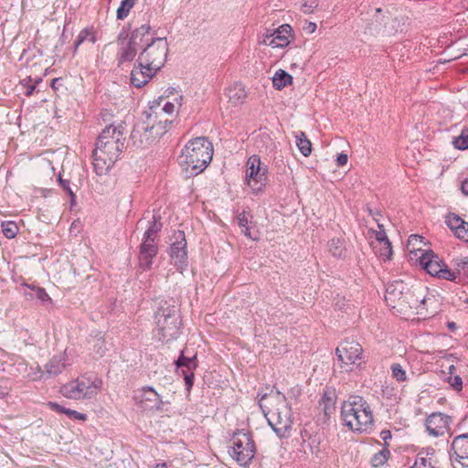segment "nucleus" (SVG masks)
Masks as SVG:
<instances>
[{"label":"nucleus","mask_w":468,"mask_h":468,"mask_svg":"<svg viewBox=\"0 0 468 468\" xmlns=\"http://www.w3.org/2000/svg\"><path fill=\"white\" fill-rule=\"evenodd\" d=\"M35 89H36L35 85H31V86L27 87V91H26V95L27 96H31L33 94Z\"/></svg>","instance_id":"obj_58"},{"label":"nucleus","mask_w":468,"mask_h":468,"mask_svg":"<svg viewBox=\"0 0 468 468\" xmlns=\"http://www.w3.org/2000/svg\"><path fill=\"white\" fill-rule=\"evenodd\" d=\"M318 4L315 0L312 1L310 4L304 3L302 5V11L305 14H310L314 11V8H316Z\"/></svg>","instance_id":"obj_50"},{"label":"nucleus","mask_w":468,"mask_h":468,"mask_svg":"<svg viewBox=\"0 0 468 468\" xmlns=\"http://www.w3.org/2000/svg\"><path fill=\"white\" fill-rule=\"evenodd\" d=\"M66 415L71 419V420H86L87 415L84 413L78 412L74 410L68 409L66 411Z\"/></svg>","instance_id":"obj_46"},{"label":"nucleus","mask_w":468,"mask_h":468,"mask_svg":"<svg viewBox=\"0 0 468 468\" xmlns=\"http://www.w3.org/2000/svg\"><path fill=\"white\" fill-rule=\"evenodd\" d=\"M390 452L387 447L375 453L371 458V464L373 467L382 466L388 460Z\"/></svg>","instance_id":"obj_36"},{"label":"nucleus","mask_w":468,"mask_h":468,"mask_svg":"<svg viewBox=\"0 0 468 468\" xmlns=\"http://www.w3.org/2000/svg\"><path fill=\"white\" fill-rule=\"evenodd\" d=\"M1 227L4 236L7 239H14L18 233V227L14 221H4Z\"/></svg>","instance_id":"obj_39"},{"label":"nucleus","mask_w":468,"mask_h":468,"mask_svg":"<svg viewBox=\"0 0 468 468\" xmlns=\"http://www.w3.org/2000/svg\"><path fill=\"white\" fill-rule=\"evenodd\" d=\"M363 348L356 341L346 340L336 348L335 354L338 360L344 365L346 371L351 370V366L356 364L362 358Z\"/></svg>","instance_id":"obj_13"},{"label":"nucleus","mask_w":468,"mask_h":468,"mask_svg":"<svg viewBox=\"0 0 468 468\" xmlns=\"http://www.w3.org/2000/svg\"><path fill=\"white\" fill-rule=\"evenodd\" d=\"M89 39L91 43L97 41L96 37L90 31L89 28H83L78 35L74 42V53L77 52L78 48L86 40Z\"/></svg>","instance_id":"obj_37"},{"label":"nucleus","mask_w":468,"mask_h":468,"mask_svg":"<svg viewBox=\"0 0 468 468\" xmlns=\"http://www.w3.org/2000/svg\"><path fill=\"white\" fill-rule=\"evenodd\" d=\"M22 285L27 287L32 292H25V295L27 297H28L29 299L37 298L38 300H40L43 303L51 300L44 288H40L36 285H28L27 283H23Z\"/></svg>","instance_id":"obj_32"},{"label":"nucleus","mask_w":468,"mask_h":468,"mask_svg":"<svg viewBox=\"0 0 468 468\" xmlns=\"http://www.w3.org/2000/svg\"><path fill=\"white\" fill-rule=\"evenodd\" d=\"M79 189L80 188L76 184L71 183L69 186H67V187L64 190H62L63 193L69 197V205H76V193Z\"/></svg>","instance_id":"obj_42"},{"label":"nucleus","mask_w":468,"mask_h":468,"mask_svg":"<svg viewBox=\"0 0 468 468\" xmlns=\"http://www.w3.org/2000/svg\"><path fill=\"white\" fill-rule=\"evenodd\" d=\"M127 37L123 27L117 37L120 46L116 55L118 67L132 62L136 55L139 66L147 70L157 72L164 67L169 50L166 37H156L148 24L133 29L128 39Z\"/></svg>","instance_id":"obj_1"},{"label":"nucleus","mask_w":468,"mask_h":468,"mask_svg":"<svg viewBox=\"0 0 468 468\" xmlns=\"http://www.w3.org/2000/svg\"><path fill=\"white\" fill-rule=\"evenodd\" d=\"M58 182L61 190H64L67 187V186H69L72 183L69 179L65 178L62 173L58 174Z\"/></svg>","instance_id":"obj_51"},{"label":"nucleus","mask_w":468,"mask_h":468,"mask_svg":"<svg viewBox=\"0 0 468 468\" xmlns=\"http://www.w3.org/2000/svg\"><path fill=\"white\" fill-rule=\"evenodd\" d=\"M162 111L167 114H172L175 111V104L173 102L167 101L163 106Z\"/></svg>","instance_id":"obj_53"},{"label":"nucleus","mask_w":468,"mask_h":468,"mask_svg":"<svg viewBox=\"0 0 468 468\" xmlns=\"http://www.w3.org/2000/svg\"><path fill=\"white\" fill-rule=\"evenodd\" d=\"M292 29L289 24H283L278 28L272 30V40L274 48H285L290 44V37Z\"/></svg>","instance_id":"obj_21"},{"label":"nucleus","mask_w":468,"mask_h":468,"mask_svg":"<svg viewBox=\"0 0 468 468\" xmlns=\"http://www.w3.org/2000/svg\"><path fill=\"white\" fill-rule=\"evenodd\" d=\"M450 459L468 466V434H462L454 438L449 452Z\"/></svg>","instance_id":"obj_19"},{"label":"nucleus","mask_w":468,"mask_h":468,"mask_svg":"<svg viewBox=\"0 0 468 468\" xmlns=\"http://www.w3.org/2000/svg\"><path fill=\"white\" fill-rule=\"evenodd\" d=\"M454 232L457 238L468 241V223L464 222V224H462Z\"/></svg>","instance_id":"obj_44"},{"label":"nucleus","mask_w":468,"mask_h":468,"mask_svg":"<svg viewBox=\"0 0 468 468\" xmlns=\"http://www.w3.org/2000/svg\"><path fill=\"white\" fill-rule=\"evenodd\" d=\"M61 85H62V79L55 78L52 80L50 86L54 90H58L59 86H61Z\"/></svg>","instance_id":"obj_55"},{"label":"nucleus","mask_w":468,"mask_h":468,"mask_svg":"<svg viewBox=\"0 0 468 468\" xmlns=\"http://www.w3.org/2000/svg\"><path fill=\"white\" fill-rule=\"evenodd\" d=\"M461 190L464 195L468 196V177L462 181Z\"/></svg>","instance_id":"obj_57"},{"label":"nucleus","mask_w":468,"mask_h":468,"mask_svg":"<svg viewBox=\"0 0 468 468\" xmlns=\"http://www.w3.org/2000/svg\"><path fill=\"white\" fill-rule=\"evenodd\" d=\"M347 161H348L347 154H346L344 153H341V154H337L336 165L338 166H343V165H346Z\"/></svg>","instance_id":"obj_52"},{"label":"nucleus","mask_w":468,"mask_h":468,"mask_svg":"<svg viewBox=\"0 0 468 468\" xmlns=\"http://www.w3.org/2000/svg\"><path fill=\"white\" fill-rule=\"evenodd\" d=\"M130 139L133 143V144L136 147H144L145 144V137H144V131L142 129V125L136 124L130 135Z\"/></svg>","instance_id":"obj_33"},{"label":"nucleus","mask_w":468,"mask_h":468,"mask_svg":"<svg viewBox=\"0 0 468 468\" xmlns=\"http://www.w3.org/2000/svg\"><path fill=\"white\" fill-rule=\"evenodd\" d=\"M162 397L154 388L143 387L137 399L138 407L144 411H158L163 410Z\"/></svg>","instance_id":"obj_15"},{"label":"nucleus","mask_w":468,"mask_h":468,"mask_svg":"<svg viewBox=\"0 0 468 468\" xmlns=\"http://www.w3.org/2000/svg\"><path fill=\"white\" fill-rule=\"evenodd\" d=\"M65 354L53 356L45 366V372L42 373L40 378H49L60 374L66 368Z\"/></svg>","instance_id":"obj_22"},{"label":"nucleus","mask_w":468,"mask_h":468,"mask_svg":"<svg viewBox=\"0 0 468 468\" xmlns=\"http://www.w3.org/2000/svg\"><path fill=\"white\" fill-rule=\"evenodd\" d=\"M380 438L387 443V441L391 439V432L388 430H383L380 432Z\"/></svg>","instance_id":"obj_56"},{"label":"nucleus","mask_w":468,"mask_h":468,"mask_svg":"<svg viewBox=\"0 0 468 468\" xmlns=\"http://www.w3.org/2000/svg\"><path fill=\"white\" fill-rule=\"evenodd\" d=\"M455 371V367L453 365H451L449 367V373L452 375Z\"/></svg>","instance_id":"obj_61"},{"label":"nucleus","mask_w":468,"mask_h":468,"mask_svg":"<svg viewBox=\"0 0 468 468\" xmlns=\"http://www.w3.org/2000/svg\"><path fill=\"white\" fill-rule=\"evenodd\" d=\"M465 303H468V298L465 300Z\"/></svg>","instance_id":"obj_64"},{"label":"nucleus","mask_w":468,"mask_h":468,"mask_svg":"<svg viewBox=\"0 0 468 468\" xmlns=\"http://www.w3.org/2000/svg\"><path fill=\"white\" fill-rule=\"evenodd\" d=\"M261 158L254 154L247 162L246 180L253 192L261 191L266 185V166L261 165Z\"/></svg>","instance_id":"obj_11"},{"label":"nucleus","mask_w":468,"mask_h":468,"mask_svg":"<svg viewBox=\"0 0 468 468\" xmlns=\"http://www.w3.org/2000/svg\"><path fill=\"white\" fill-rule=\"evenodd\" d=\"M410 298H412L409 289L402 281H395L388 284L385 300L392 308H404L407 305L411 307Z\"/></svg>","instance_id":"obj_12"},{"label":"nucleus","mask_w":468,"mask_h":468,"mask_svg":"<svg viewBox=\"0 0 468 468\" xmlns=\"http://www.w3.org/2000/svg\"><path fill=\"white\" fill-rule=\"evenodd\" d=\"M155 337L162 343L177 339L181 334L182 321L175 302L161 301L155 312Z\"/></svg>","instance_id":"obj_5"},{"label":"nucleus","mask_w":468,"mask_h":468,"mask_svg":"<svg viewBox=\"0 0 468 468\" xmlns=\"http://www.w3.org/2000/svg\"><path fill=\"white\" fill-rule=\"evenodd\" d=\"M341 417L346 426L359 432L370 429L374 421L368 403L360 396H350L342 404Z\"/></svg>","instance_id":"obj_6"},{"label":"nucleus","mask_w":468,"mask_h":468,"mask_svg":"<svg viewBox=\"0 0 468 468\" xmlns=\"http://www.w3.org/2000/svg\"><path fill=\"white\" fill-rule=\"evenodd\" d=\"M464 222L465 221L462 218L455 214H450L446 218V224L454 231L459 229L462 224H464Z\"/></svg>","instance_id":"obj_41"},{"label":"nucleus","mask_w":468,"mask_h":468,"mask_svg":"<svg viewBox=\"0 0 468 468\" xmlns=\"http://www.w3.org/2000/svg\"><path fill=\"white\" fill-rule=\"evenodd\" d=\"M154 468H167V465L166 463H157Z\"/></svg>","instance_id":"obj_59"},{"label":"nucleus","mask_w":468,"mask_h":468,"mask_svg":"<svg viewBox=\"0 0 468 468\" xmlns=\"http://www.w3.org/2000/svg\"><path fill=\"white\" fill-rule=\"evenodd\" d=\"M125 128L122 122L106 126L97 138L93 150V168L98 176L106 175L125 148Z\"/></svg>","instance_id":"obj_2"},{"label":"nucleus","mask_w":468,"mask_h":468,"mask_svg":"<svg viewBox=\"0 0 468 468\" xmlns=\"http://www.w3.org/2000/svg\"><path fill=\"white\" fill-rule=\"evenodd\" d=\"M391 371L393 378H395L398 381H405L407 379L406 371L402 368V367L399 364H392Z\"/></svg>","instance_id":"obj_43"},{"label":"nucleus","mask_w":468,"mask_h":468,"mask_svg":"<svg viewBox=\"0 0 468 468\" xmlns=\"http://www.w3.org/2000/svg\"><path fill=\"white\" fill-rule=\"evenodd\" d=\"M48 408L50 410H54V411H56L58 413H60V414L61 413L66 414V411L68 410L67 408H65V407H63V406H61L58 403L54 402V401H49L48 403Z\"/></svg>","instance_id":"obj_49"},{"label":"nucleus","mask_w":468,"mask_h":468,"mask_svg":"<svg viewBox=\"0 0 468 468\" xmlns=\"http://www.w3.org/2000/svg\"><path fill=\"white\" fill-rule=\"evenodd\" d=\"M150 112L146 115V121L142 124L144 131L145 142L149 144L163 136L172 124L168 119H161L154 107L150 108Z\"/></svg>","instance_id":"obj_10"},{"label":"nucleus","mask_w":468,"mask_h":468,"mask_svg":"<svg viewBox=\"0 0 468 468\" xmlns=\"http://www.w3.org/2000/svg\"><path fill=\"white\" fill-rule=\"evenodd\" d=\"M367 209H368L369 214L376 220V222L378 224V228L379 229L378 231H374L375 239H376V241L374 243L379 244V243H383L385 241H389V239H388V236L386 234L385 229H384V224L381 223L380 219L377 218L378 216H380V212L378 211V207H374L373 208L370 207H367Z\"/></svg>","instance_id":"obj_26"},{"label":"nucleus","mask_w":468,"mask_h":468,"mask_svg":"<svg viewBox=\"0 0 468 468\" xmlns=\"http://www.w3.org/2000/svg\"><path fill=\"white\" fill-rule=\"evenodd\" d=\"M317 28V26L314 22H308L303 27V30L307 33H314Z\"/></svg>","instance_id":"obj_54"},{"label":"nucleus","mask_w":468,"mask_h":468,"mask_svg":"<svg viewBox=\"0 0 468 468\" xmlns=\"http://www.w3.org/2000/svg\"><path fill=\"white\" fill-rule=\"evenodd\" d=\"M451 417L441 412H433L426 419L425 426L430 435L440 437L450 428Z\"/></svg>","instance_id":"obj_17"},{"label":"nucleus","mask_w":468,"mask_h":468,"mask_svg":"<svg viewBox=\"0 0 468 468\" xmlns=\"http://www.w3.org/2000/svg\"><path fill=\"white\" fill-rule=\"evenodd\" d=\"M237 221L241 229V232L248 238L251 239H257V238L252 237L250 229L255 226V221L253 220V216H251L249 212L243 210L242 212L237 211Z\"/></svg>","instance_id":"obj_24"},{"label":"nucleus","mask_w":468,"mask_h":468,"mask_svg":"<svg viewBox=\"0 0 468 468\" xmlns=\"http://www.w3.org/2000/svg\"><path fill=\"white\" fill-rule=\"evenodd\" d=\"M160 218H161V217L158 214V211L154 210L153 220L150 222V226L144 232L143 238L155 240L156 234L162 229V223L159 222Z\"/></svg>","instance_id":"obj_30"},{"label":"nucleus","mask_w":468,"mask_h":468,"mask_svg":"<svg viewBox=\"0 0 468 468\" xmlns=\"http://www.w3.org/2000/svg\"><path fill=\"white\" fill-rule=\"evenodd\" d=\"M135 3L136 0H122L116 12L117 19L123 20L126 18Z\"/></svg>","instance_id":"obj_35"},{"label":"nucleus","mask_w":468,"mask_h":468,"mask_svg":"<svg viewBox=\"0 0 468 468\" xmlns=\"http://www.w3.org/2000/svg\"><path fill=\"white\" fill-rule=\"evenodd\" d=\"M426 301H427L426 299H422L421 303L425 304Z\"/></svg>","instance_id":"obj_63"},{"label":"nucleus","mask_w":468,"mask_h":468,"mask_svg":"<svg viewBox=\"0 0 468 468\" xmlns=\"http://www.w3.org/2000/svg\"><path fill=\"white\" fill-rule=\"evenodd\" d=\"M335 400L336 395L335 390L326 389L324 390L322 399H320L319 405L323 410L324 414L326 418H329L335 410Z\"/></svg>","instance_id":"obj_23"},{"label":"nucleus","mask_w":468,"mask_h":468,"mask_svg":"<svg viewBox=\"0 0 468 468\" xmlns=\"http://www.w3.org/2000/svg\"><path fill=\"white\" fill-rule=\"evenodd\" d=\"M292 83V76L283 69L277 70L274 76L272 77L273 87L278 90H282L287 85H290Z\"/></svg>","instance_id":"obj_28"},{"label":"nucleus","mask_w":468,"mask_h":468,"mask_svg":"<svg viewBox=\"0 0 468 468\" xmlns=\"http://www.w3.org/2000/svg\"><path fill=\"white\" fill-rule=\"evenodd\" d=\"M272 30L271 29H266L265 33L262 36L261 44L266 46H271L274 48V44H271L270 41L272 40Z\"/></svg>","instance_id":"obj_48"},{"label":"nucleus","mask_w":468,"mask_h":468,"mask_svg":"<svg viewBox=\"0 0 468 468\" xmlns=\"http://www.w3.org/2000/svg\"><path fill=\"white\" fill-rule=\"evenodd\" d=\"M101 348V346H100V348H99L98 352L100 353V356H102L103 351L100 352Z\"/></svg>","instance_id":"obj_62"},{"label":"nucleus","mask_w":468,"mask_h":468,"mask_svg":"<svg viewBox=\"0 0 468 468\" xmlns=\"http://www.w3.org/2000/svg\"><path fill=\"white\" fill-rule=\"evenodd\" d=\"M212 156L213 144L202 136L187 142L178 156V162L190 176H197L207 168Z\"/></svg>","instance_id":"obj_4"},{"label":"nucleus","mask_w":468,"mask_h":468,"mask_svg":"<svg viewBox=\"0 0 468 468\" xmlns=\"http://www.w3.org/2000/svg\"><path fill=\"white\" fill-rule=\"evenodd\" d=\"M174 238L175 241L171 244L169 254L177 271L183 272L187 266L186 240L184 231H176Z\"/></svg>","instance_id":"obj_14"},{"label":"nucleus","mask_w":468,"mask_h":468,"mask_svg":"<svg viewBox=\"0 0 468 468\" xmlns=\"http://www.w3.org/2000/svg\"><path fill=\"white\" fill-rule=\"evenodd\" d=\"M456 279H468V257L455 260Z\"/></svg>","instance_id":"obj_38"},{"label":"nucleus","mask_w":468,"mask_h":468,"mask_svg":"<svg viewBox=\"0 0 468 468\" xmlns=\"http://www.w3.org/2000/svg\"><path fill=\"white\" fill-rule=\"evenodd\" d=\"M423 237L419 235H410L408 239V246L412 247L413 250H420V248H417V245L422 243Z\"/></svg>","instance_id":"obj_45"},{"label":"nucleus","mask_w":468,"mask_h":468,"mask_svg":"<svg viewBox=\"0 0 468 468\" xmlns=\"http://www.w3.org/2000/svg\"><path fill=\"white\" fill-rule=\"evenodd\" d=\"M154 239L143 238L139 248V269L143 271L151 269L154 258L157 255L158 248Z\"/></svg>","instance_id":"obj_18"},{"label":"nucleus","mask_w":468,"mask_h":468,"mask_svg":"<svg viewBox=\"0 0 468 468\" xmlns=\"http://www.w3.org/2000/svg\"><path fill=\"white\" fill-rule=\"evenodd\" d=\"M228 97L235 105L243 103L247 97L244 86L240 83H235L228 90Z\"/></svg>","instance_id":"obj_27"},{"label":"nucleus","mask_w":468,"mask_h":468,"mask_svg":"<svg viewBox=\"0 0 468 468\" xmlns=\"http://www.w3.org/2000/svg\"><path fill=\"white\" fill-rule=\"evenodd\" d=\"M232 445L229 453L240 465L248 466L254 459L256 446L250 432L238 431L231 439Z\"/></svg>","instance_id":"obj_8"},{"label":"nucleus","mask_w":468,"mask_h":468,"mask_svg":"<svg viewBox=\"0 0 468 468\" xmlns=\"http://www.w3.org/2000/svg\"><path fill=\"white\" fill-rule=\"evenodd\" d=\"M156 73L155 70H147L144 67H140L136 61L131 71V83L136 88H143Z\"/></svg>","instance_id":"obj_20"},{"label":"nucleus","mask_w":468,"mask_h":468,"mask_svg":"<svg viewBox=\"0 0 468 468\" xmlns=\"http://www.w3.org/2000/svg\"><path fill=\"white\" fill-rule=\"evenodd\" d=\"M328 248L330 253L336 258H343L346 254V248L344 239L340 238H333L328 242Z\"/></svg>","instance_id":"obj_31"},{"label":"nucleus","mask_w":468,"mask_h":468,"mask_svg":"<svg viewBox=\"0 0 468 468\" xmlns=\"http://www.w3.org/2000/svg\"><path fill=\"white\" fill-rule=\"evenodd\" d=\"M296 145L303 156H309L312 152V144L305 133L298 131L295 133Z\"/></svg>","instance_id":"obj_29"},{"label":"nucleus","mask_w":468,"mask_h":468,"mask_svg":"<svg viewBox=\"0 0 468 468\" xmlns=\"http://www.w3.org/2000/svg\"><path fill=\"white\" fill-rule=\"evenodd\" d=\"M452 144L456 149H468V128L463 129L461 134L453 138Z\"/></svg>","instance_id":"obj_40"},{"label":"nucleus","mask_w":468,"mask_h":468,"mask_svg":"<svg viewBox=\"0 0 468 468\" xmlns=\"http://www.w3.org/2000/svg\"><path fill=\"white\" fill-rule=\"evenodd\" d=\"M175 364L178 370V374H182L184 376L186 390L189 391L194 385L193 370L197 367V356L195 355L192 357H188L185 356L184 351H181V354L176 360Z\"/></svg>","instance_id":"obj_16"},{"label":"nucleus","mask_w":468,"mask_h":468,"mask_svg":"<svg viewBox=\"0 0 468 468\" xmlns=\"http://www.w3.org/2000/svg\"><path fill=\"white\" fill-rule=\"evenodd\" d=\"M259 405L268 419V422L280 438L288 436L292 429L291 408L286 403L284 396L279 392L274 395H262Z\"/></svg>","instance_id":"obj_3"},{"label":"nucleus","mask_w":468,"mask_h":468,"mask_svg":"<svg viewBox=\"0 0 468 468\" xmlns=\"http://www.w3.org/2000/svg\"><path fill=\"white\" fill-rule=\"evenodd\" d=\"M373 249L377 251L384 261L389 260L392 255V246L390 241H385L383 243H372Z\"/></svg>","instance_id":"obj_34"},{"label":"nucleus","mask_w":468,"mask_h":468,"mask_svg":"<svg viewBox=\"0 0 468 468\" xmlns=\"http://www.w3.org/2000/svg\"><path fill=\"white\" fill-rule=\"evenodd\" d=\"M433 454V449L420 452L416 456L414 464L410 468H435L432 463Z\"/></svg>","instance_id":"obj_25"},{"label":"nucleus","mask_w":468,"mask_h":468,"mask_svg":"<svg viewBox=\"0 0 468 468\" xmlns=\"http://www.w3.org/2000/svg\"><path fill=\"white\" fill-rule=\"evenodd\" d=\"M102 381L100 378L86 377L78 378L61 387V394L70 399H90L94 398L101 389Z\"/></svg>","instance_id":"obj_7"},{"label":"nucleus","mask_w":468,"mask_h":468,"mask_svg":"<svg viewBox=\"0 0 468 468\" xmlns=\"http://www.w3.org/2000/svg\"><path fill=\"white\" fill-rule=\"evenodd\" d=\"M420 264L427 273L433 277L451 282L456 280V272L451 270L432 250H426L421 254Z\"/></svg>","instance_id":"obj_9"},{"label":"nucleus","mask_w":468,"mask_h":468,"mask_svg":"<svg viewBox=\"0 0 468 468\" xmlns=\"http://www.w3.org/2000/svg\"><path fill=\"white\" fill-rule=\"evenodd\" d=\"M448 327L450 329H454L456 327V324L454 322H450V323H448Z\"/></svg>","instance_id":"obj_60"},{"label":"nucleus","mask_w":468,"mask_h":468,"mask_svg":"<svg viewBox=\"0 0 468 468\" xmlns=\"http://www.w3.org/2000/svg\"><path fill=\"white\" fill-rule=\"evenodd\" d=\"M448 382L456 390H461L463 388V379L460 376L449 377Z\"/></svg>","instance_id":"obj_47"}]
</instances>
